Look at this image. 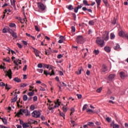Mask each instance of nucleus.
Wrapping results in <instances>:
<instances>
[{"label":"nucleus","mask_w":128,"mask_h":128,"mask_svg":"<svg viewBox=\"0 0 128 128\" xmlns=\"http://www.w3.org/2000/svg\"><path fill=\"white\" fill-rule=\"evenodd\" d=\"M66 8H68V10H74V6L72 4L68 5L66 6Z\"/></svg>","instance_id":"18"},{"label":"nucleus","mask_w":128,"mask_h":128,"mask_svg":"<svg viewBox=\"0 0 128 128\" xmlns=\"http://www.w3.org/2000/svg\"><path fill=\"white\" fill-rule=\"evenodd\" d=\"M37 71H38V72H40V74H42L44 72L43 69H37Z\"/></svg>","instance_id":"56"},{"label":"nucleus","mask_w":128,"mask_h":128,"mask_svg":"<svg viewBox=\"0 0 128 128\" xmlns=\"http://www.w3.org/2000/svg\"><path fill=\"white\" fill-rule=\"evenodd\" d=\"M14 62L15 64L14 69L18 70V64H22V60H20V59H16V60H14Z\"/></svg>","instance_id":"5"},{"label":"nucleus","mask_w":128,"mask_h":128,"mask_svg":"<svg viewBox=\"0 0 128 128\" xmlns=\"http://www.w3.org/2000/svg\"><path fill=\"white\" fill-rule=\"evenodd\" d=\"M33 100H34V102H36V100H38V96H34L33 98Z\"/></svg>","instance_id":"64"},{"label":"nucleus","mask_w":128,"mask_h":128,"mask_svg":"<svg viewBox=\"0 0 128 128\" xmlns=\"http://www.w3.org/2000/svg\"><path fill=\"white\" fill-rule=\"evenodd\" d=\"M27 86L28 84H20V88H26V86Z\"/></svg>","instance_id":"43"},{"label":"nucleus","mask_w":128,"mask_h":128,"mask_svg":"<svg viewBox=\"0 0 128 128\" xmlns=\"http://www.w3.org/2000/svg\"><path fill=\"white\" fill-rule=\"evenodd\" d=\"M102 38L104 40H108V38H110L108 33H105L104 34L102 35Z\"/></svg>","instance_id":"9"},{"label":"nucleus","mask_w":128,"mask_h":128,"mask_svg":"<svg viewBox=\"0 0 128 128\" xmlns=\"http://www.w3.org/2000/svg\"><path fill=\"white\" fill-rule=\"evenodd\" d=\"M88 108V104H85L84 105L83 108H82V110H86Z\"/></svg>","instance_id":"41"},{"label":"nucleus","mask_w":128,"mask_h":128,"mask_svg":"<svg viewBox=\"0 0 128 128\" xmlns=\"http://www.w3.org/2000/svg\"><path fill=\"white\" fill-rule=\"evenodd\" d=\"M64 40V37L62 36H60V40L58 41V44H62Z\"/></svg>","instance_id":"13"},{"label":"nucleus","mask_w":128,"mask_h":128,"mask_svg":"<svg viewBox=\"0 0 128 128\" xmlns=\"http://www.w3.org/2000/svg\"><path fill=\"white\" fill-rule=\"evenodd\" d=\"M76 96H77L78 100H80V98H82V96L80 94H77Z\"/></svg>","instance_id":"50"},{"label":"nucleus","mask_w":128,"mask_h":128,"mask_svg":"<svg viewBox=\"0 0 128 128\" xmlns=\"http://www.w3.org/2000/svg\"><path fill=\"white\" fill-rule=\"evenodd\" d=\"M60 106V104H58V105H56V102H55V105H54V107H52V108L51 110H51V112H54V108H58Z\"/></svg>","instance_id":"26"},{"label":"nucleus","mask_w":128,"mask_h":128,"mask_svg":"<svg viewBox=\"0 0 128 128\" xmlns=\"http://www.w3.org/2000/svg\"><path fill=\"white\" fill-rule=\"evenodd\" d=\"M106 122H112V119H110V117H107L106 118Z\"/></svg>","instance_id":"53"},{"label":"nucleus","mask_w":128,"mask_h":128,"mask_svg":"<svg viewBox=\"0 0 128 128\" xmlns=\"http://www.w3.org/2000/svg\"><path fill=\"white\" fill-rule=\"evenodd\" d=\"M34 94V90H33L32 92H29L28 93V96H32Z\"/></svg>","instance_id":"31"},{"label":"nucleus","mask_w":128,"mask_h":128,"mask_svg":"<svg viewBox=\"0 0 128 128\" xmlns=\"http://www.w3.org/2000/svg\"><path fill=\"white\" fill-rule=\"evenodd\" d=\"M2 121L3 122L4 124H8V120L6 118H2Z\"/></svg>","instance_id":"32"},{"label":"nucleus","mask_w":128,"mask_h":128,"mask_svg":"<svg viewBox=\"0 0 128 128\" xmlns=\"http://www.w3.org/2000/svg\"><path fill=\"white\" fill-rule=\"evenodd\" d=\"M119 74L120 76V78H122V80H124L126 78V73H124V72H121L119 73Z\"/></svg>","instance_id":"11"},{"label":"nucleus","mask_w":128,"mask_h":128,"mask_svg":"<svg viewBox=\"0 0 128 128\" xmlns=\"http://www.w3.org/2000/svg\"><path fill=\"white\" fill-rule=\"evenodd\" d=\"M70 122L71 124H73V126H76V122L72 120H70Z\"/></svg>","instance_id":"47"},{"label":"nucleus","mask_w":128,"mask_h":128,"mask_svg":"<svg viewBox=\"0 0 128 128\" xmlns=\"http://www.w3.org/2000/svg\"><path fill=\"white\" fill-rule=\"evenodd\" d=\"M110 126H112L113 128H120V126L118 124H114V122L110 124Z\"/></svg>","instance_id":"14"},{"label":"nucleus","mask_w":128,"mask_h":128,"mask_svg":"<svg viewBox=\"0 0 128 128\" xmlns=\"http://www.w3.org/2000/svg\"><path fill=\"white\" fill-rule=\"evenodd\" d=\"M6 85L4 82H0V86H6Z\"/></svg>","instance_id":"58"},{"label":"nucleus","mask_w":128,"mask_h":128,"mask_svg":"<svg viewBox=\"0 0 128 128\" xmlns=\"http://www.w3.org/2000/svg\"><path fill=\"white\" fill-rule=\"evenodd\" d=\"M35 30H36V32H40V28H38V27L36 26H35Z\"/></svg>","instance_id":"61"},{"label":"nucleus","mask_w":128,"mask_h":128,"mask_svg":"<svg viewBox=\"0 0 128 128\" xmlns=\"http://www.w3.org/2000/svg\"><path fill=\"white\" fill-rule=\"evenodd\" d=\"M83 2V6H90V4H89L88 2V0H83L82 1Z\"/></svg>","instance_id":"17"},{"label":"nucleus","mask_w":128,"mask_h":128,"mask_svg":"<svg viewBox=\"0 0 128 128\" xmlns=\"http://www.w3.org/2000/svg\"><path fill=\"white\" fill-rule=\"evenodd\" d=\"M94 54H95L96 56H98L100 54V50H95L93 52Z\"/></svg>","instance_id":"39"},{"label":"nucleus","mask_w":128,"mask_h":128,"mask_svg":"<svg viewBox=\"0 0 128 128\" xmlns=\"http://www.w3.org/2000/svg\"><path fill=\"white\" fill-rule=\"evenodd\" d=\"M82 70H84V69H82V66L79 67L78 68V72H77V74H81Z\"/></svg>","instance_id":"25"},{"label":"nucleus","mask_w":128,"mask_h":128,"mask_svg":"<svg viewBox=\"0 0 128 128\" xmlns=\"http://www.w3.org/2000/svg\"><path fill=\"white\" fill-rule=\"evenodd\" d=\"M96 2L97 4V7L98 8L99 6H100V2H102V0H96Z\"/></svg>","instance_id":"29"},{"label":"nucleus","mask_w":128,"mask_h":128,"mask_svg":"<svg viewBox=\"0 0 128 128\" xmlns=\"http://www.w3.org/2000/svg\"><path fill=\"white\" fill-rule=\"evenodd\" d=\"M74 12H76H76H78V8L76 7H75L74 8Z\"/></svg>","instance_id":"57"},{"label":"nucleus","mask_w":128,"mask_h":128,"mask_svg":"<svg viewBox=\"0 0 128 128\" xmlns=\"http://www.w3.org/2000/svg\"><path fill=\"white\" fill-rule=\"evenodd\" d=\"M6 89L8 90H10L12 88V86L10 85H8V84H6Z\"/></svg>","instance_id":"33"},{"label":"nucleus","mask_w":128,"mask_h":128,"mask_svg":"<svg viewBox=\"0 0 128 128\" xmlns=\"http://www.w3.org/2000/svg\"><path fill=\"white\" fill-rule=\"evenodd\" d=\"M22 112L24 114H26L25 116H30V112H28V110H26V109H20V112H18V113L16 114L15 116H18V118H20V114H22Z\"/></svg>","instance_id":"1"},{"label":"nucleus","mask_w":128,"mask_h":128,"mask_svg":"<svg viewBox=\"0 0 128 128\" xmlns=\"http://www.w3.org/2000/svg\"><path fill=\"white\" fill-rule=\"evenodd\" d=\"M35 108L34 106V105H31L30 106V110H34Z\"/></svg>","instance_id":"52"},{"label":"nucleus","mask_w":128,"mask_h":128,"mask_svg":"<svg viewBox=\"0 0 128 128\" xmlns=\"http://www.w3.org/2000/svg\"><path fill=\"white\" fill-rule=\"evenodd\" d=\"M32 50H34V52L35 54V55L36 56H40V54H40V51H38V50L37 49H36V48L32 47Z\"/></svg>","instance_id":"12"},{"label":"nucleus","mask_w":128,"mask_h":128,"mask_svg":"<svg viewBox=\"0 0 128 128\" xmlns=\"http://www.w3.org/2000/svg\"><path fill=\"white\" fill-rule=\"evenodd\" d=\"M71 28L72 32H76V27H74V26H72L71 27Z\"/></svg>","instance_id":"46"},{"label":"nucleus","mask_w":128,"mask_h":128,"mask_svg":"<svg viewBox=\"0 0 128 128\" xmlns=\"http://www.w3.org/2000/svg\"><path fill=\"white\" fill-rule=\"evenodd\" d=\"M63 56L62 54H59L58 55L57 58H63Z\"/></svg>","instance_id":"63"},{"label":"nucleus","mask_w":128,"mask_h":128,"mask_svg":"<svg viewBox=\"0 0 128 128\" xmlns=\"http://www.w3.org/2000/svg\"><path fill=\"white\" fill-rule=\"evenodd\" d=\"M104 6H106V8H110V4H108V0H102Z\"/></svg>","instance_id":"15"},{"label":"nucleus","mask_w":128,"mask_h":128,"mask_svg":"<svg viewBox=\"0 0 128 128\" xmlns=\"http://www.w3.org/2000/svg\"><path fill=\"white\" fill-rule=\"evenodd\" d=\"M13 80L14 82H22L20 78H18V77L14 78Z\"/></svg>","instance_id":"24"},{"label":"nucleus","mask_w":128,"mask_h":128,"mask_svg":"<svg viewBox=\"0 0 128 128\" xmlns=\"http://www.w3.org/2000/svg\"><path fill=\"white\" fill-rule=\"evenodd\" d=\"M10 34L13 38H18V34L16 32H14V31H13Z\"/></svg>","instance_id":"22"},{"label":"nucleus","mask_w":128,"mask_h":128,"mask_svg":"<svg viewBox=\"0 0 128 128\" xmlns=\"http://www.w3.org/2000/svg\"><path fill=\"white\" fill-rule=\"evenodd\" d=\"M36 4L39 10H40L42 12H44V10H46V6H44L42 2H38Z\"/></svg>","instance_id":"4"},{"label":"nucleus","mask_w":128,"mask_h":128,"mask_svg":"<svg viewBox=\"0 0 128 128\" xmlns=\"http://www.w3.org/2000/svg\"><path fill=\"white\" fill-rule=\"evenodd\" d=\"M2 31L3 34H6L8 32V29L6 30V28H4Z\"/></svg>","instance_id":"44"},{"label":"nucleus","mask_w":128,"mask_h":128,"mask_svg":"<svg viewBox=\"0 0 128 128\" xmlns=\"http://www.w3.org/2000/svg\"><path fill=\"white\" fill-rule=\"evenodd\" d=\"M16 44L18 46V48H22V46L20 44V43H17Z\"/></svg>","instance_id":"60"},{"label":"nucleus","mask_w":128,"mask_h":128,"mask_svg":"<svg viewBox=\"0 0 128 128\" xmlns=\"http://www.w3.org/2000/svg\"><path fill=\"white\" fill-rule=\"evenodd\" d=\"M29 126H30V125H28V123H26V122L24 123V124L22 125L23 128H28Z\"/></svg>","instance_id":"30"},{"label":"nucleus","mask_w":128,"mask_h":128,"mask_svg":"<svg viewBox=\"0 0 128 128\" xmlns=\"http://www.w3.org/2000/svg\"><path fill=\"white\" fill-rule=\"evenodd\" d=\"M15 18L16 20H18L19 22H22V18L20 17L16 16L15 17Z\"/></svg>","instance_id":"55"},{"label":"nucleus","mask_w":128,"mask_h":128,"mask_svg":"<svg viewBox=\"0 0 128 128\" xmlns=\"http://www.w3.org/2000/svg\"><path fill=\"white\" fill-rule=\"evenodd\" d=\"M88 24L89 26H94V20H91L88 22Z\"/></svg>","instance_id":"28"},{"label":"nucleus","mask_w":128,"mask_h":128,"mask_svg":"<svg viewBox=\"0 0 128 128\" xmlns=\"http://www.w3.org/2000/svg\"><path fill=\"white\" fill-rule=\"evenodd\" d=\"M86 112H90V114L94 112V111L91 109H88L86 111Z\"/></svg>","instance_id":"62"},{"label":"nucleus","mask_w":128,"mask_h":128,"mask_svg":"<svg viewBox=\"0 0 128 128\" xmlns=\"http://www.w3.org/2000/svg\"><path fill=\"white\" fill-rule=\"evenodd\" d=\"M62 109L63 110V112H66L68 111V108L66 107H64V106L62 108Z\"/></svg>","instance_id":"45"},{"label":"nucleus","mask_w":128,"mask_h":128,"mask_svg":"<svg viewBox=\"0 0 128 128\" xmlns=\"http://www.w3.org/2000/svg\"><path fill=\"white\" fill-rule=\"evenodd\" d=\"M76 42L77 44H82L84 43V38L82 36H78L76 38Z\"/></svg>","instance_id":"3"},{"label":"nucleus","mask_w":128,"mask_h":128,"mask_svg":"<svg viewBox=\"0 0 128 128\" xmlns=\"http://www.w3.org/2000/svg\"><path fill=\"white\" fill-rule=\"evenodd\" d=\"M72 15L74 18V20H76V15L74 13H72Z\"/></svg>","instance_id":"49"},{"label":"nucleus","mask_w":128,"mask_h":128,"mask_svg":"<svg viewBox=\"0 0 128 128\" xmlns=\"http://www.w3.org/2000/svg\"><path fill=\"white\" fill-rule=\"evenodd\" d=\"M102 90V87H100V88L97 89L96 92H100Z\"/></svg>","instance_id":"59"},{"label":"nucleus","mask_w":128,"mask_h":128,"mask_svg":"<svg viewBox=\"0 0 128 128\" xmlns=\"http://www.w3.org/2000/svg\"><path fill=\"white\" fill-rule=\"evenodd\" d=\"M32 116L33 118H40V112L39 111L34 110L32 113Z\"/></svg>","instance_id":"6"},{"label":"nucleus","mask_w":128,"mask_h":128,"mask_svg":"<svg viewBox=\"0 0 128 128\" xmlns=\"http://www.w3.org/2000/svg\"><path fill=\"white\" fill-rule=\"evenodd\" d=\"M18 98V95H16L15 97L14 98L12 99V101L11 102H16V100Z\"/></svg>","instance_id":"27"},{"label":"nucleus","mask_w":128,"mask_h":128,"mask_svg":"<svg viewBox=\"0 0 128 128\" xmlns=\"http://www.w3.org/2000/svg\"><path fill=\"white\" fill-rule=\"evenodd\" d=\"M43 68H49V70H52L53 66L52 65L43 64Z\"/></svg>","instance_id":"10"},{"label":"nucleus","mask_w":128,"mask_h":128,"mask_svg":"<svg viewBox=\"0 0 128 128\" xmlns=\"http://www.w3.org/2000/svg\"><path fill=\"white\" fill-rule=\"evenodd\" d=\"M82 10L84 12H86V10H88V12H92V9H88V8H86V7H83L82 8Z\"/></svg>","instance_id":"21"},{"label":"nucleus","mask_w":128,"mask_h":128,"mask_svg":"<svg viewBox=\"0 0 128 128\" xmlns=\"http://www.w3.org/2000/svg\"><path fill=\"white\" fill-rule=\"evenodd\" d=\"M87 126H94V124L92 122H88Z\"/></svg>","instance_id":"35"},{"label":"nucleus","mask_w":128,"mask_h":128,"mask_svg":"<svg viewBox=\"0 0 128 128\" xmlns=\"http://www.w3.org/2000/svg\"><path fill=\"white\" fill-rule=\"evenodd\" d=\"M96 42L98 46H100V48H102L104 46V39H102L100 37L96 38Z\"/></svg>","instance_id":"2"},{"label":"nucleus","mask_w":128,"mask_h":128,"mask_svg":"<svg viewBox=\"0 0 128 128\" xmlns=\"http://www.w3.org/2000/svg\"><path fill=\"white\" fill-rule=\"evenodd\" d=\"M100 70H101V72H108V66H106L105 64H103Z\"/></svg>","instance_id":"8"},{"label":"nucleus","mask_w":128,"mask_h":128,"mask_svg":"<svg viewBox=\"0 0 128 128\" xmlns=\"http://www.w3.org/2000/svg\"><path fill=\"white\" fill-rule=\"evenodd\" d=\"M11 5L13 6L14 8H16V2H12V0H10Z\"/></svg>","instance_id":"42"},{"label":"nucleus","mask_w":128,"mask_h":128,"mask_svg":"<svg viewBox=\"0 0 128 128\" xmlns=\"http://www.w3.org/2000/svg\"><path fill=\"white\" fill-rule=\"evenodd\" d=\"M23 100H24V102H26V100H28V95L24 94V95L23 96Z\"/></svg>","instance_id":"36"},{"label":"nucleus","mask_w":128,"mask_h":128,"mask_svg":"<svg viewBox=\"0 0 128 128\" xmlns=\"http://www.w3.org/2000/svg\"><path fill=\"white\" fill-rule=\"evenodd\" d=\"M104 50L106 52H110V47L106 46L104 48Z\"/></svg>","instance_id":"19"},{"label":"nucleus","mask_w":128,"mask_h":128,"mask_svg":"<svg viewBox=\"0 0 128 128\" xmlns=\"http://www.w3.org/2000/svg\"><path fill=\"white\" fill-rule=\"evenodd\" d=\"M7 31L8 32H9V34H11L12 32H14V30L10 29V28H8L7 29Z\"/></svg>","instance_id":"40"},{"label":"nucleus","mask_w":128,"mask_h":128,"mask_svg":"<svg viewBox=\"0 0 128 128\" xmlns=\"http://www.w3.org/2000/svg\"><path fill=\"white\" fill-rule=\"evenodd\" d=\"M116 38V36H114V33H111L110 34V40H114Z\"/></svg>","instance_id":"34"},{"label":"nucleus","mask_w":128,"mask_h":128,"mask_svg":"<svg viewBox=\"0 0 128 128\" xmlns=\"http://www.w3.org/2000/svg\"><path fill=\"white\" fill-rule=\"evenodd\" d=\"M43 64L42 63H40L38 64V68H42Z\"/></svg>","instance_id":"54"},{"label":"nucleus","mask_w":128,"mask_h":128,"mask_svg":"<svg viewBox=\"0 0 128 128\" xmlns=\"http://www.w3.org/2000/svg\"><path fill=\"white\" fill-rule=\"evenodd\" d=\"M52 50H46L45 51V54L46 56H50L52 54Z\"/></svg>","instance_id":"20"},{"label":"nucleus","mask_w":128,"mask_h":128,"mask_svg":"<svg viewBox=\"0 0 128 128\" xmlns=\"http://www.w3.org/2000/svg\"><path fill=\"white\" fill-rule=\"evenodd\" d=\"M9 26L10 28H14L15 26H16V25L14 23H10L9 24Z\"/></svg>","instance_id":"38"},{"label":"nucleus","mask_w":128,"mask_h":128,"mask_svg":"<svg viewBox=\"0 0 128 128\" xmlns=\"http://www.w3.org/2000/svg\"><path fill=\"white\" fill-rule=\"evenodd\" d=\"M112 24H116V18H114V20L112 21Z\"/></svg>","instance_id":"48"},{"label":"nucleus","mask_w":128,"mask_h":128,"mask_svg":"<svg viewBox=\"0 0 128 128\" xmlns=\"http://www.w3.org/2000/svg\"><path fill=\"white\" fill-rule=\"evenodd\" d=\"M118 34L121 38H124V34H124V31L120 30Z\"/></svg>","instance_id":"23"},{"label":"nucleus","mask_w":128,"mask_h":128,"mask_svg":"<svg viewBox=\"0 0 128 128\" xmlns=\"http://www.w3.org/2000/svg\"><path fill=\"white\" fill-rule=\"evenodd\" d=\"M115 77H116V74H110L109 75L108 78L110 80H114V78Z\"/></svg>","instance_id":"16"},{"label":"nucleus","mask_w":128,"mask_h":128,"mask_svg":"<svg viewBox=\"0 0 128 128\" xmlns=\"http://www.w3.org/2000/svg\"><path fill=\"white\" fill-rule=\"evenodd\" d=\"M7 74H6V76H8L10 80H12V70H9L8 71L6 72Z\"/></svg>","instance_id":"7"},{"label":"nucleus","mask_w":128,"mask_h":128,"mask_svg":"<svg viewBox=\"0 0 128 128\" xmlns=\"http://www.w3.org/2000/svg\"><path fill=\"white\" fill-rule=\"evenodd\" d=\"M60 114L61 116H62V118H64V117L66 116V114H64V112H60Z\"/></svg>","instance_id":"51"},{"label":"nucleus","mask_w":128,"mask_h":128,"mask_svg":"<svg viewBox=\"0 0 128 128\" xmlns=\"http://www.w3.org/2000/svg\"><path fill=\"white\" fill-rule=\"evenodd\" d=\"M114 48L115 50H118L120 48V45L118 44H116V46L114 47Z\"/></svg>","instance_id":"37"}]
</instances>
